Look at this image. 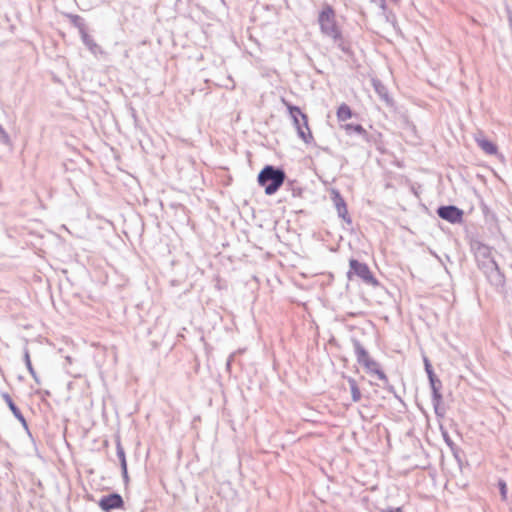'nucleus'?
<instances>
[{
  "label": "nucleus",
  "instance_id": "1",
  "mask_svg": "<svg viewBox=\"0 0 512 512\" xmlns=\"http://www.w3.org/2000/svg\"><path fill=\"white\" fill-rule=\"evenodd\" d=\"M286 179L285 171L280 167L266 165L258 174V184L264 187L266 195L275 194L284 184Z\"/></svg>",
  "mask_w": 512,
  "mask_h": 512
},
{
  "label": "nucleus",
  "instance_id": "2",
  "mask_svg": "<svg viewBox=\"0 0 512 512\" xmlns=\"http://www.w3.org/2000/svg\"><path fill=\"white\" fill-rule=\"evenodd\" d=\"M287 108L297 130L298 136L305 143L309 144L312 141L313 136L308 126L307 115L304 114L298 106L287 104Z\"/></svg>",
  "mask_w": 512,
  "mask_h": 512
},
{
  "label": "nucleus",
  "instance_id": "3",
  "mask_svg": "<svg viewBox=\"0 0 512 512\" xmlns=\"http://www.w3.org/2000/svg\"><path fill=\"white\" fill-rule=\"evenodd\" d=\"M478 267L484 272L487 280L495 287L503 286L505 283L504 274L493 257L478 261Z\"/></svg>",
  "mask_w": 512,
  "mask_h": 512
},
{
  "label": "nucleus",
  "instance_id": "4",
  "mask_svg": "<svg viewBox=\"0 0 512 512\" xmlns=\"http://www.w3.org/2000/svg\"><path fill=\"white\" fill-rule=\"evenodd\" d=\"M350 270L348 271V277L351 278L352 274L356 275L368 284H377V280L374 278L367 264L359 262L356 259H351L349 262Z\"/></svg>",
  "mask_w": 512,
  "mask_h": 512
},
{
  "label": "nucleus",
  "instance_id": "5",
  "mask_svg": "<svg viewBox=\"0 0 512 512\" xmlns=\"http://www.w3.org/2000/svg\"><path fill=\"white\" fill-rule=\"evenodd\" d=\"M438 216L451 224L461 223L463 220V210L454 205H443L437 209Z\"/></svg>",
  "mask_w": 512,
  "mask_h": 512
},
{
  "label": "nucleus",
  "instance_id": "6",
  "mask_svg": "<svg viewBox=\"0 0 512 512\" xmlns=\"http://www.w3.org/2000/svg\"><path fill=\"white\" fill-rule=\"evenodd\" d=\"M99 507L105 511L110 512L114 509H120L124 506V500L118 493H110L101 497L98 503Z\"/></svg>",
  "mask_w": 512,
  "mask_h": 512
},
{
  "label": "nucleus",
  "instance_id": "7",
  "mask_svg": "<svg viewBox=\"0 0 512 512\" xmlns=\"http://www.w3.org/2000/svg\"><path fill=\"white\" fill-rule=\"evenodd\" d=\"M318 21L322 32H335V13L330 6L322 9Z\"/></svg>",
  "mask_w": 512,
  "mask_h": 512
},
{
  "label": "nucleus",
  "instance_id": "8",
  "mask_svg": "<svg viewBox=\"0 0 512 512\" xmlns=\"http://www.w3.org/2000/svg\"><path fill=\"white\" fill-rule=\"evenodd\" d=\"M331 198L338 213V216L342 218L345 222L350 224L352 220L348 214L346 202L344 198L341 196L340 192L338 190H332Z\"/></svg>",
  "mask_w": 512,
  "mask_h": 512
},
{
  "label": "nucleus",
  "instance_id": "9",
  "mask_svg": "<svg viewBox=\"0 0 512 512\" xmlns=\"http://www.w3.org/2000/svg\"><path fill=\"white\" fill-rule=\"evenodd\" d=\"M351 342L353 344L354 353H355L357 362L360 365H363L365 362H367L368 360L371 359L368 351L364 348V346L361 344V342L358 339L352 338Z\"/></svg>",
  "mask_w": 512,
  "mask_h": 512
},
{
  "label": "nucleus",
  "instance_id": "10",
  "mask_svg": "<svg viewBox=\"0 0 512 512\" xmlns=\"http://www.w3.org/2000/svg\"><path fill=\"white\" fill-rule=\"evenodd\" d=\"M116 454H117V457L120 462L123 479L125 482H128L129 477H128V470H127L126 454H125L124 448L122 447V444H121L119 438L116 440Z\"/></svg>",
  "mask_w": 512,
  "mask_h": 512
},
{
  "label": "nucleus",
  "instance_id": "11",
  "mask_svg": "<svg viewBox=\"0 0 512 512\" xmlns=\"http://www.w3.org/2000/svg\"><path fill=\"white\" fill-rule=\"evenodd\" d=\"M3 399L5 400L6 404L8 405L9 409L11 410V412L15 416V418H17L21 422V424L23 425V427L25 429H28V425H27L25 417L23 416L20 409L16 406V404L14 403V401L12 400L10 395L8 393H4Z\"/></svg>",
  "mask_w": 512,
  "mask_h": 512
},
{
  "label": "nucleus",
  "instance_id": "12",
  "mask_svg": "<svg viewBox=\"0 0 512 512\" xmlns=\"http://www.w3.org/2000/svg\"><path fill=\"white\" fill-rule=\"evenodd\" d=\"M369 373H374L380 380L384 382V386L388 384V378L386 374L379 368V364L372 358L362 365Z\"/></svg>",
  "mask_w": 512,
  "mask_h": 512
},
{
  "label": "nucleus",
  "instance_id": "13",
  "mask_svg": "<svg viewBox=\"0 0 512 512\" xmlns=\"http://www.w3.org/2000/svg\"><path fill=\"white\" fill-rule=\"evenodd\" d=\"M473 250H474L477 262L482 260V259H486L487 260L488 258L492 257V249H491V247H489V246H487L485 244H482L480 242L475 243L473 245Z\"/></svg>",
  "mask_w": 512,
  "mask_h": 512
},
{
  "label": "nucleus",
  "instance_id": "14",
  "mask_svg": "<svg viewBox=\"0 0 512 512\" xmlns=\"http://www.w3.org/2000/svg\"><path fill=\"white\" fill-rule=\"evenodd\" d=\"M477 145L488 155H495L497 153V146L490 140L484 137L475 138Z\"/></svg>",
  "mask_w": 512,
  "mask_h": 512
},
{
  "label": "nucleus",
  "instance_id": "15",
  "mask_svg": "<svg viewBox=\"0 0 512 512\" xmlns=\"http://www.w3.org/2000/svg\"><path fill=\"white\" fill-rule=\"evenodd\" d=\"M331 38L332 43L340 48L347 55L351 54L350 45L345 42L343 34H327Z\"/></svg>",
  "mask_w": 512,
  "mask_h": 512
},
{
  "label": "nucleus",
  "instance_id": "16",
  "mask_svg": "<svg viewBox=\"0 0 512 512\" xmlns=\"http://www.w3.org/2000/svg\"><path fill=\"white\" fill-rule=\"evenodd\" d=\"M372 85L379 97L386 103H389L390 98L386 86L378 79H372Z\"/></svg>",
  "mask_w": 512,
  "mask_h": 512
},
{
  "label": "nucleus",
  "instance_id": "17",
  "mask_svg": "<svg viewBox=\"0 0 512 512\" xmlns=\"http://www.w3.org/2000/svg\"><path fill=\"white\" fill-rule=\"evenodd\" d=\"M344 129L348 135L356 134L363 137L364 139H366L368 135L367 131L360 124H346Z\"/></svg>",
  "mask_w": 512,
  "mask_h": 512
},
{
  "label": "nucleus",
  "instance_id": "18",
  "mask_svg": "<svg viewBox=\"0 0 512 512\" xmlns=\"http://www.w3.org/2000/svg\"><path fill=\"white\" fill-rule=\"evenodd\" d=\"M429 383L432 390V400L442 399V394L440 392L442 388L441 381L435 376L429 379Z\"/></svg>",
  "mask_w": 512,
  "mask_h": 512
},
{
  "label": "nucleus",
  "instance_id": "19",
  "mask_svg": "<svg viewBox=\"0 0 512 512\" xmlns=\"http://www.w3.org/2000/svg\"><path fill=\"white\" fill-rule=\"evenodd\" d=\"M81 38L83 43L88 47V49L94 54L102 53L101 48L95 43L92 39L91 34H81Z\"/></svg>",
  "mask_w": 512,
  "mask_h": 512
},
{
  "label": "nucleus",
  "instance_id": "20",
  "mask_svg": "<svg viewBox=\"0 0 512 512\" xmlns=\"http://www.w3.org/2000/svg\"><path fill=\"white\" fill-rule=\"evenodd\" d=\"M352 116V111L347 104H341L337 109V118L339 121H346Z\"/></svg>",
  "mask_w": 512,
  "mask_h": 512
},
{
  "label": "nucleus",
  "instance_id": "21",
  "mask_svg": "<svg viewBox=\"0 0 512 512\" xmlns=\"http://www.w3.org/2000/svg\"><path fill=\"white\" fill-rule=\"evenodd\" d=\"M23 358H24V362H25V365L30 373V375L33 377V379L39 383V378L32 366V363H31V360H30V354H29V350L27 348L24 349V353H23Z\"/></svg>",
  "mask_w": 512,
  "mask_h": 512
},
{
  "label": "nucleus",
  "instance_id": "22",
  "mask_svg": "<svg viewBox=\"0 0 512 512\" xmlns=\"http://www.w3.org/2000/svg\"><path fill=\"white\" fill-rule=\"evenodd\" d=\"M348 383L350 385L351 397L354 402H358L361 399V392L356 383V380L353 378H349Z\"/></svg>",
  "mask_w": 512,
  "mask_h": 512
},
{
  "label": "nucleus",
  "instance_id": "23",
  "mask_svg": "<svg viewBox=\"0 0 512 512\" xmlns=\"http://www.w3.org/2000/svg\"><path fill=\"white\" fill-rule=\"evenodd\" d=\"M498 488H499V491H500L501 499L503 501H506L507 500L508 488H507L506 482L503 479H499L498 480Z\"/></svg>",
  "mask_w": 512,
  "mask_h": 512
},
{
  "label": "nucleus",
  "instance_id": "24",
  "mask_svg": "<svg viewBox=\"0 0 512 512\" xmlns=\"http://www.w3.org/2000/svg\"><path fill=\"white\" fill-rule=\"evenodd\" d=\"M423 361H424L425 371L427 373L428 379H430L431 377H435L436 375L433 371V368H432V365H431L429 359L427 357H424Z\"/></svg>",
  "mask_w": 512,
  "mask_h": 512
},
{
  "label": "nucleus",
  "instance_id": "25",
  "mask_svg": "<svg viewBox=\"0 0 512 512\" xmlns=\"http://www.w3.org/2000/svg\"><path fill=\"white\" fill-rule=\"evenodd\" d=\"M0 142L9 145L10 144V137L8 133L3 129V127L0 125Z\"/></svg>",
  "mask_w": 512,
  "mask_h": 512
},
{
  "label": "nucleus",
  "instance_id": "26",
  "mask_svg": "<svg viewBox=\"0 0 512 512\" xmlns=\"http://www.w3.org/2000/svg\"><path fill=\"white\" fill-rule=\"evenodd\" d=\"M441 401H442V399L432 400L435 414L440 417H442L444 415V411L440 408Z\"/></svg>",
  "mask_w": 512,
  "mask_h": 512
},
{
  "label": "nucleus",
  "instance_id": "27",
  "mask_svg": "<svg viewBox=\"0 0 512 512\" xmlns=\"http://www.w3.org/2000/svg\"><path fill=\"white\" fill-rule=\"evenodd\" d=\"M73 22L75 23V26L79 28L81 31L84 29L83 20L80 17L74 16Z\"/></svg>",
  "mask_w": 512,
  "mask_h": 512
},
{
  "label": "nucleus",
  "instance_id": "28",
  "mask_svg": "<svg viewBox=\"0 0 512 512\" xmlns=\"http://www.w3.org/2000/svg\"><path fill=\"white\" fill-rule=\"evenodd\" d=\"M443 437H444L445 442L447 443V445L452 447L453 441L450 439L449 435L446 432L443 433Z\"/></svg>",
  "mask_w": 512,
  "mask_h": 512
},
{
  "label": "nucleus",
  "instance_id": "29",
  "mask_svg": "<svg viewBox=\"0 0 512 512\" xmlns=\"http://www.w3.org/2000/svg\"><path fill=\"white\" fill-rule=\"evenodd\" d=\"M383 512H403V511H402L401 507H397V508H389V509L383 510Z\"/></svg>",
  "mask_w": 512,
  "mask_h": 512
},
{
  "label": "nucleus",
  "instance_id": "30",
  "mask_svg": "<svg viewBox=\"0 0 512 512\" xmlns=\"http://www.w3.org/2000/svg\"><path fill=\"white\" fill-rule=\"evenodd\" d=\"M247 37H248V40L250 42H254L255 41L252 34H247Z\"/></svg>",
  "mask_w": 512,
  "mask_h": 512
}]
</instances>
